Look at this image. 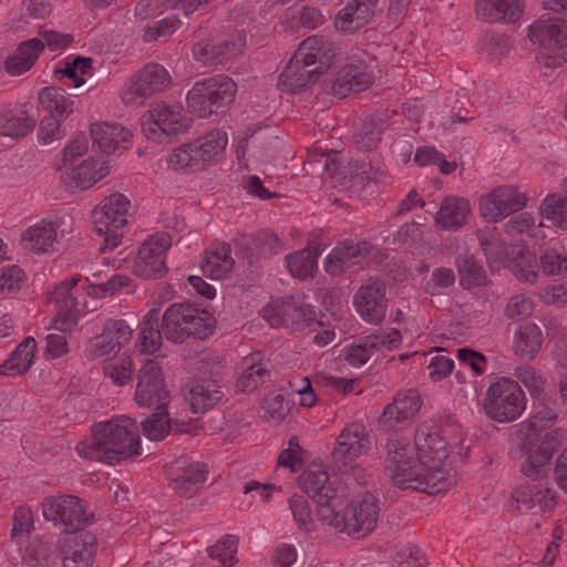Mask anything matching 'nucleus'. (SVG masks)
<instances>
[{"instance_id":"nucleus-64","label":"nucleus","mask_w":567,"mask_h":567,"mask_svg":"<svg viewBox=\"0 0 567 567\" xmlns=\"http://www.w3.org/2000/svg\"><path fill=\"white\" fill-rule=\"evenodd\" d=\"M104 373L114 384L124 385L132 379L133 360L130 357L121 358L117 362L107 365Z\"/></svg>"},{"instance_id":"nucleus-51","label":"nucleus","mask_w":567,"mask_h":567,"mask_svg":"<svg viewBox=\"0 0 567 567\" xmlns=\"http://www.w3.org/2000/svg\"><path fill=\"white\" fill-rule=\"evenodd\" d=\"M514 375L528 390L532 398L538 400L545 399L546 381L533 367H518L516 368Z\"/></svg>"},{"instance_id":"nucleus-46","label":"nucleus","mask_w":567,"mask_h":567,"mask_svg":"<svg viewBox=\"0 0 567 567\" xmlns=\"http://www.w3.org/2000/svg\"><path fill=\"white\" fill-rule=\"evenodd\" d=\"M158 311L151 309L144 317L140 329V347L145 354H153L162 344V329H158Z\"/></svg>"},{"instance_id":"nucleus-26","label":"nucleus","mask_w":567,"mask_h":567,"mask_svg":"<svg viewBox=\"0 0 567 567\" xmlns=\"http://www.w3.org/2000/svg\"><path fill=\"white\" fill-rule=\"evenodd\" d=\"M60 179L69 188L89 189L110 174L109 163L96 157H87L79 164L59 167Z\"/></svg>"},{"instance_id":"nucleus-27","label":"nucleus","mask_w":567,"mask_h":567,"mask_svg":"<svg viewBox=\"0 0 567 567\" xmlns=\"http://www.w3.org/2000/svg\"><path fill=\"white\" fill-rule=\"evenodd\" d=\"M370 437L364 425L350 423L339 434L332 452L333 458L347 466L370 450Z\"/></svg>"},{"instance_id":"nucleus-35","label":"nucleus","mask_w":567,"mask_h":567,"mask_svg":"<svg viewBox=\"0 0 567 567\" xmlns=\"http://www.w3.org/2000/svg\"><path fill=\"white\" fill-rule=\"evenodd\" d=\"M476 17L485 22H514L523 12L522 0H477Z\"/></svg>"},{"instance_id":"nucleus-62","label":"nucleus","mask_w":567,"mask_h":567,"mask_svg":"<svg viewBox=\"0 0 567 567\" xmlns=\"http://www.w3.org/2000/svg\"><path fill=\"white\" fill-rule=\"evenodd\" d=\"M31 40H35L39 45V54H41L44 48L51 51L64 49L71 43L72 37L54 30H42L37 38H32Z\"/></svg>"},{"instance_id":"nucleus-36","label":"nucleus","mask_w":567,"mask_h":567,"mask_svg":"<svg viewBox=\"0 0 567 567\" xmlns=\"http://www.w3.org/2000/svg\"><path fill=\"white\" fill-rule=\"evenodd\" d=\"M307 68L292 55L279 75L278 87L282 92L296 93L313 84L319 76L316 75V71L307 70Z\"/></svg>"},{"instance_id":"nucleus-8","label":"nucleus","mask_w":567,"mask_h":567,"mask_svg":"<svg viewBox=\"0 0 567 567\" xmlns=\"http://www.w3.org/2000/svg\"><path fill=\"white\" fill-rule=\"evenodd\" d=\"M483 406L493 421L512 422L525 411L526 396L517 381L501 377L488 385Z\"/></svg>"},{"instance_id":"nucleus-53","label":"nucleus","mask_w":567,"mask_h":567,"mask_svg":"<svg viewBox=\"0 0 567 567\" xmlns=\"http://www.w3.org/2000/svg\"><path fill=\"white\" fill-rule=\"evenodd\" d=\"M107 333H100L90 338L84 344V357L89 360H102L107 361L113 359L117 353L114 350V346L111 344Z\"/></svg>"},{"instance_id":"nucleus-28","label":"nucleus","mask_w":567,"mask_h":567,"mask_svg":"<svg viewBox=\"0 0 567 567\" xmlns=\"http://www.w3.org/2000/svg\"><path fill=\"white\" fill-rule=\"evenodd\" d=\"M313 311L289 297L272 301L264 308L262 317L271 327L298 329L312 318Z\"/></svg>"},{"instance_id":"nucleus-3","label":"nucleus","mask_w":567,"mask_h":567,"mask_svg":"<svg viewBox=\"0 0 567 567\" xmlns=\"http://www.w3.org/2000/svg\"><path fill=\"white\" fill-rule=\"evenodd\" d=\"M379 504L369 493L353 497L347 504L322 506L319 511V520L333 527L337 532L353 537L365 536L371 533L379 519Z\"/></svg>"},{"instance_id":"nucleus-41","label":"nucleus","mask_w":567,"mask_h":567,"mask_svg":"<svg viewBox=\"0 0 567 567\" xmlns=\"http://www.w3.org/2000/svg\"><path fill=\"white\" fill-rule=\"evenodd\" d=\"M35 340L32 337L25 338L0 365V374L12 377L25 373L34 361Z\"/></svg>"},{"instance_id":"nucleus-30","label":"nucleus","mask_w":567,"mask_h":567,"mask_svg":"<svg viewBox=\"0 0 567 567\" xmlns=\"http://www.w3.org/2000/svg\"><path fill=\"white\" fill-rule=\"evenodd\" d=\"M90 135L95 145L105 154L123 152L131 146L132 132L118 123L95 122L90 126Z\"/></svg>"},{"instance_id":"nucleus-48","label":"nucleus","mask_w":567,"mask_h":567,"mask_svg":"<svg viewBox=\"0 0 567 567\" xmlns=\"http://www.w3.org/2000/svg\"><path fill=\"white\" fill-rule=\"evenodd\" d=\"M540 213L555 227L567 229V197L559 194L547 195L542 200Z\"/></svg>"},{"instance_id":"nucleus-4","label":"nucleus","mask_w":567,"mask_h":567,"mask_svg":"<svg viewBox=\"0 0 567 567\" xmlns=\"http://www.w3.org/2000/svg\"><path fill=\"white\" fill-rule=\"evenodd\" d=\"M227 144V133L214 128L175 147L167 157V167L176 172H203L223 159Z\"/></svg>"},{"instance_id":"nucleus-40","label":"nucleus","mask_w":567,"mask_h":567,"mask_svg":"<svg viewBox=\"0 0 567 567\" xmlns=\"http://www.w3.org/2000/svg\"><path fill=\"white\" fill-rule=\"evenodd\" d=\"M543 344V333L539 327L533 322L520 324L515 333L513 350L516 355L534 359Z\"/></svg>"},{"instance_id":"nucleus-31","label":"nucleus","mask_w":567,"mask_h":567,"mask_svg":"<svg viewBox=\"0 0 567 567\" xmlns=\"http://www.w3.org/2000/svg\"><path fill=\"white\" fill-rule=\"evenodd\" d=\"M371 250L370 243L361 240L353 243L350 240L338 244L326 257L324 270L337 276L346 271L353 265L359 264Z\"/></svg>"},{"instance_id":"nucleus-15","label":"nucleus","mask_w":567,"mask_h":567,"mask_svg":"<svg viewBox=\"0 0 567 567\" xmlns=\"http://www.w3.org/2000/svg\"><path fill=\"white\" fill-rule=\"evenodd\" d=\"M208 465L204 462L182 456L171 462L166 467L169 487L181 497L190 498L207 481Z\"/></svg>"},{"instance_id":"nucleus-59","label":"nucleus","mask_w":567,"mask_h":567,"mask_svg":"<svg viewBox=\"0 0 567 567\" xmlns=\"http://www.w3.org/2000/svg\"><path fill=\"white\" fill-rule=\"evenodd\" d=\"M364 338L368 342V347L372 349L373 353L382 350L396 349L402 342L401 332L394 328H390L378 334H371Z\"/></svg>"},{"instance_id":"nucleus-54","label":"nucleus","mask_w":567,"mask_h":567,"mask_svg":"<svg viewBox=\"0 0 567 567\" xmlns=\"http://www.w3.org/2000/svg\"><path fill=\"white\" fill-rule=\"evenodd\" d=\"M111 344L114 346L116 353L121 351L132 339L133 329L123 319H109L105 321L102 333H107Z\"/></svg>"},{"instance_id":"nucleus-24","label":"nucleus","mask_w":567,"mask_h":567,"mask_svg":"<svg viewBox=\"0 0 567 567\" xmlns=\"http://www.w3.org/2000/svg\"><path fill=\"white\" fill-rule=\"evenodd\" d=\"M95 547V536L83 530L73 535H64L56 543L63 567H92Z\"/></svg>"},{"instance_id":"nucleus-37","label":"nucleus","mask_w":567,"mask_h":567,"mask_svg":"<svg viewBox=\"0 0 567 567\" xmlns=\"http://www.w3.org/2000/svg\"><path fill=\"white\" fill-rule=\"evenodd\" d=\"M234 265L235 260L229 244L217 243L206 250L202 270L212 279H221L234 268Z\"/></svg>"},{"instance_id":"nucleus-19","label":"nucleus","mask_w":567,"mask_h":567,"mask_svg":"<svg viewBox=\"0 0 567 567\" xmlns=\"http://www.w3.org/2000/svg\"><path fill=\"white\" fill-rule=\"evenodd\" d=\"M169 394L165 388L162 368L155 360H147L138 371L134 400L140 406L164 409Z\"/></svg>"},{"instance_id":"nucleus-32","label":"nucleus","mask_w":567,"mask_h":567,"mask_svg":"<svg viewBox=\"0 0 567 567\" xmlns=\"http://www.w3.org/2000/svg\"><path fill=\"white\" fill-rule=\"evenodd\" d=\"M471 212L468 199L447 195L443 198L434 220L444 230H457L467 223Z\"/></svg>"},{"instance_id":"nucleus-7","label":"nucleus","mask_w":567,"mask_h":567,"mask_svg":"<svg viewBox=\"0 0 567 567\" xmlns=\"http://www.w3.org/2000/svg\"><path fill=\"white\" fill-rule=\"evenodd\" d=\"M192 124V120L179 105L165 102L153 103L141 116L143 135L153 142L166 143L184 134Z\"/></svg>"},{"instance_id":"nucleus-61","label":"nucleus","mask_w":567,"mask_h":567,"mask_svg":"<svg viewBox=\"0 0 567 567\" xmlns=\"http://www.w3.org/2000/svg\"><path fill=\"white\" fill-rule=\"evenodd\" d=\"M89 152V140L84 133L76 134L69 143L63 147L61 152V166L66 167L72 165L79 157H82Z\"/></svg>"},{"instance_id":"nucleus-6","label":"nucleus","mask_w":567,"mask_h":567,"mask_svg":"<svg viewBox=\"0 0 567 567\" xmlns=\"http://www.w3.org/2000/svg\"><path fill=\"white\" fill-rule=\"evenodd\" d=\"M212 330L209 313L187 302L171 305L162 317V332L175 343H183L189 337L206 338Z\"/></svg>"},{"instance_id":"nucleus-47","label":"nucleus","mask_w":567,"mask_h":567,"mask_svg":"<svg viewBox=\"0 0 567 567\" xmlns=\"http://www.w3.org/2000/svg\"><path fill=\"white\" fill-rule=\"evenodd\" d=\"M53 542L50 537L32 538L25 547L22 560L28 567H48L52 556Z\"/></svg>"},{"instance_id":"nucleus-16","label":"nucleus","mask_w":567,"mask_h":567,"mask_svg":"<svg viewBox=\"0 0 567 567\" xmlns=\"http://www.w3.org/2000/svg\"><path fill=\"white\" fill-rule=\"evenodd\" d=\"M527 197L514 185H501L478 200L481 216L491 223L507 217L525 207Z\"/></svg>"},{"instance_id":"nucleus-2","label":"nucleus","mask_w":567,"mask_h":567,"mask_svg":"<svg viewBox=\"0 0 567 567\" xmlns=\"http://www.w3.org/2000/svg\"><path fill=\"white\" fill-rule=\"evenodd\" d=\"M75 452L82 458L109 465L141 455V437L136 421L120 415L93 424L91 440L78 443Z\"/></svg>"},{"instance_id":"nucleus-56","label":"nucleus","mask_w":567,"mask_h":567,"mask_svg":"<svg viewBox=\"0 0 567 567\" xmlns=\"http://www.w3.org/2000/svg\"><path fill=\"white\" fill-rule=\"evenodd\" d=\"M130 277L121 274L113 275L106 282H90L86 287V293L93 298H106L114 296L123 288L131 285Z\"/></svg>"},{"instance_id":"nucleus-55","label":"nucleus","mask_w":567,"mask_h":567,"mask_svg":"<svg viewBox=\"0 0 567 567\" xmlns=\"http://www.w3.org/2000/svg\"><path fill=\"white\" fill-rule=\"evenodd\" d=\"M171 424L165 409H156V412L144 422L142 431L151 441H161L169 433Z\"/></svg>"},{"instance_id":"nucleus-13","label":"nucleus","mask_w":567,"mask_h":567,"mask_svg":"<svg viewBox=\"0 0 567 567\" xmlns=\"http://www.w3.org/2000/svg\"><path fill=\"white\" fill-rule=\"evenodd\" d=\"M172 237L164 231L148 236L138 247L132 264V272L142 279H158L166 275V252Z\"/></svg>"},{"instance_id":"nucleus-38","label":"nucleus","mask_w":567,"mask_h":567,"mask_svg":"<svg viewBox=\"0 0 567 567\" xmlns=\"http://www.w3.org/2000/svg\"><path fill=\"white\" fill-rule=\"evenodd\" d=\"M35 126V120L25 111L10 104L0 106V135L12 138L23 137Z\"/></svg>"},{"instance_id":"nucleus-1","label":"nucleus","mask_w":567,"mask_h":567,"mask_svg":"<svg viewBox=\"0 0 567 567\" xmlns=\"http://www.w3.org/2000/svg\"><path fill=\"white\" fill-rule=\"evenodd\" d=\"M463 432L456 424L439 427L423 422L416 429L414 441L393 439L386 443L385 472L393 485L430 495L449 491L455 483V473L449 463V450L463 442Z\"/></svg>"},{"instance_id":"nucleus-5","label":"nucleus","mask_w":567,"mask_h":567,"mask_svg":"<svg viewBox=\"0 0 567 567\" xmlns=\"http://www.w3.org/2000/svg\"><path fill=\"white\" fill-rule=\"evenodd\" d=\"M237 84L226 75H215L195 82L186 94L188 111L200 118L223 113L230 105Z\"/></svg>"},{"instance_id":"nucleus-17","label":"nucleus","mask_w":567,"mask_h":567,"mask_svg":"<svg viewBox=\"0 0 567 567\" xmlns=\"http://www.w3.org/2000/svg\"><path fill=\"white\" fill-rule=\"evenodd\" d=\"M367 53L357 50L347 56V61L337 73L331 84V93L337 97H346L352 91L367 90L373 83L372 73L367 66Z\"/></svg>"},{"instance_id":"nucleus-49","label":"nucleus","mask_w":567,"mask_h":567,"mask_svg":"<svg viewBox=\"0 0 567 567\" xmlns=\"http://www.w3.org/2000/svg\"><path fill=\"white\" fill-rule=\"evenodd\" d=\"M237 548L238 538L234 535H225L207 548V554L209 558L217 560L221 567H231L237 563Z\"/></svg>"},{"instance_id":"nucleus-52","label":"nucleus","mask_w":567,"mask_h":567,"mask_svg":"<svg viewBox=\"0 0 567 567\" xmlns=\"http://www.w3.org/2000/svg\"><path fill=\"white\" fill-rule=\"evenodd\" d=\"M477 238L489 264H502L505 260L507 246L495 238L491 230H478Z\"/></svg>"},{"instance_id":"nucleus-14","label":"nucleus","mask_w":567,"mask_h":567,"mask_svg":"<svg viewBox=\"0 0 567 567\" xmlns=\"http://www.w3.org/2000/svg\"><path fill=\"white\" fill-rule=\"evenodd\" d=\"M301 489L317 503L316 514L322 506L333 507L343 504V495L337 486V478H332L328 470L318 463H311L299 476Z\"/></svg>"},{"instance_id":"nucleus-39","label":"nucleus","mask_w":567,"mask_h":567,"mask_svg":"<svg viewBox=\"0 0 567 567\" xmlns=\"http://www.w3.org/2000/svg\"><path fill=\"white\" fill-rule=\"evenodd\" d=\"M39 45L35 40H25L3 61V70L10 76H19L30 71L39 59Z\"/></svg>"},{"instance_id":"nucleus-23","label":"nucleus","mask_w":567,"mask_h":567,"mask_svg":"<svg viewBox=\"0 0 567 567\" xmlns=\"http://www.w3.org/2000/svg\"><path fill=\"white\" fill-rule=\"evenodd\" d=\"M422 406V399L416 390L410 389L396 393L393 401L385 405L379 424L384 431H394L413 422Z\"/></svg>"},{"instance_id":"nucleus-29","label":"nucleus","mask_w":567,"mask_h":567,"mask_svg":"<svg viewBox=\"0 0 567 567\" xmlns=\"http://www.w3.org/2000/svg\"><path fill=\"white\" fill-rule=\"evenodd\" d=\"M337 49L334 44L322 35H311L305 39L298 47L293 56L303 65L315 66L316 75L323 74L332 64Z\"/></svg>"},{"instance_id":"nucleus-22","label":"nucleus","mask_w":567,"mask_h":567,"mask_svg":"<svg viewBox=\"0 0 567 567\" xmlns=\"http://www.w3.org/2000/svg\"><path fill=\"white\" fill-rule=\"evenodd\" d=\"M556 504L555 491L546 482H536L522 484L513 491L509 509L515 515H523L536 507L540 512H549Z\"/></svg>"},{"instance_id":"nucleus-9","label":"nucleus","mask_w":567,"mask_h":567,"mask_svg":"<svg viewBox=\"0 0 567 567\" xmlns=\"http://www.w3.org/2000/svg\"><path fill=\"white\" fill-rule=\"evenodd\" d=\"M130 206L131 202L125 195L114 193L94 208L92 218L95 231L104 237L102 250H113L122 243Z\"/></svg>"},{"instance_id":"nucleus-45","label":"nucleus","mask_w":567,"mask_h":567,"mask_svg":"<svg viewBox=\"0 0 567 567\" xmlns=\"http://www.w3.org/2000/svg\"><path fill=\"white\" fill-rule=\"evenodd\" d=\"M456 268L460 277V285L465 289H473L485 286L487 282L486 271L483 266L467 254L458 256Z\"/></svg>"},{"instance_id":"nucleus-43","label":"nucleus","mask_w":567,"mask_h":567,"mask_svg":"<svg viewBox=\"0 0 567 567\" xmlns=\"http://www.w3.org/2000/svg\"><path fill=\"white\" fill-rule=\"evenodd\" d=\"M221 398L219 385L210 379L197 381L189 390L187 401L194 413L206 412Z\"/></svg>"},{"instance_id":"nucleus-10","label":"nucleus","mask_w":567,"mask_h":567,"mask_svg":"<svg viewBox=\"0 0 567 567\" xmlns=\"http://www.w3.org/2000/svg\"><path fill=\"white\" fill-rule=\"evenodd\" d=\"M529 38L537 42V61L557 68L567 61V22L561 19L539 20L529 28Z\"/></svg>"},{"instance_id":"nucleus-63","label":"nucleus","mask_w":567,"mask_h":567,"mask_svg":"<svg viewBox=\"0 0 567 567\" xmlns=\"http://www.w3.org/2000/svg\"><path fill=\"white\" fill-rule=\"evenodd\" d=\"M454 282L455 274L453 269L439 267L432 271L431 277L426 282V289L431 295H437L452 287Z\"/></svg>"},{"instance_id":"nucleus-44","label":"nucleus","mask_w":567,"mask_h":567,"mask_svg":"<svg viewBox=\"0 0 567 567\" xmlns=\"http://www.w3.org/2000/svg\"><path fill=\"white\" fill-rule=\"evenodd\" d=\"M39 102L49 112V116L60 120L68 118L74 111V101L63 90L52 86L43 87L39 92Z\"/></svg>"},{"instance_id":"nucleus-50","label":"nucleus","mask_w":567,"mask_h":567,"mask_svg":"<svg viewBox=\"0 0 567 567\" xmlns=\"http://www.w3.org/2000/svg\"><path fill=\"white\" fill-rule=\"evenodd\" d=\"M414 162L422 167L427 165H437L440 172L444 175H450L456 169V163L446 161L444 154L433 146L416 148Z\"/></svg>"},{"instance_id":"nucleus-12","label":"nucleus","mask_w":567,"mask_h":567,"mask_svg":"<svg viewBox=\"0 0 567 567\" xmlns=\"http://www.w3.org/2000/svg\"><path fill=\"white\" fill-rule=\"evenodd\" d=\"M172 84L169 72L158 63H147L134 73L121 92V100L128 106H141L156 93L163 92Z\"/></svg>"},{"instance_id":"nucleus-34","label":"nucleus","mask_w":567,"mask_h":567,"mask_svg":"<svg viewBox=\"0 0 567 567\" xmlns=\"http://www.w3.org/2000/svg\"><path fill=\"white\" fill-rule=\"evenodd\" d=\"M377 0H353L341 9L336 19L334 27L344 32H354L364 27L374 13Z\"/></svg>"},{"instance_id":"nucleus-60","label":"nucleus","mask_w":567,"mask_h":567,"mask_svg":"<svg viewBox=\"0 0 567 567\" xmlns=\"http://www.w3.org/2000/svg\"><path fill=\"white\" fill-rule=\"evenodd\" d=\"M62 121L55 116H44L39 124L38 141L43 145H48L54 141L61 140L64 135Z\"/></svg>"},{"instance_id":"nucleus-42","label":"nucleus","mask_w":567,"mask_h":567,"mask_svg":"<svg viewBox=\"0 0 567 567\" xmlns=\"http://www.w3.org/2000/svg\"><path fill=\"white\" fill-rule=\"evenodd\" d=\"M323 248H303L286 256V264L292 277L306 280L313 278L318 268V257Z\"/></svg>"},{"instance_id":"nucleus-20","label":"nucleus","mask_w":567,"mask_h":567,"mask_svg":"<svg viewBox=\"0 0 567 567\" xmlns=\"http://www.w3.org/2000/svg\"><path fill=\"white\" fill-rule=\"evenodd\" d=\"M78 282L79 278L75 277L65 279L50 292L49 301L53 302L56 309L52 324L54 329L71 331L76 324L79 317L83 313L75 290Z\"/></svg>"},{"instance_id":"nucleus-58","label":"nucleus","mask_w":567,"mask_h":567,"mask_svg":"<svg viewBox=\"0 0 567 567\" xmlns=\"http://www.w3.org/2000/svg\"><path fill=\"white\" fill-rule=\"evenodd\" d=\"M262 417L281 421L290 412V404L281 394H270L261 401Z\"/></svg>"},{"instance_id":"nucleus-21","label":"nucleus","mask_w":567,"mask_h":567,"mask_svg":"<svg viewBox=\"0 0 567 567\" xmlns=\"http://www.w3.org/2000/svg\"><path fill=\"white\" fill-rule=\"evenodd\" d=\"M386 285L383 280L370 278L353 296V307L368 323L379 324L386 315Z\"/></svg>"},{"instance_id":"nucleus-57","label":"nucleus","mask_w":567,"mask_h":567,"mask_svg":"<svg viewBox=\"0 0 567 567\" xmlns=\"http://www.w3.org/2000/svg\"><path fill=\"white\" fill-rule=\"evenodd\" d=\"M289 508L299 529L305 532L313 529L315 520L312 517V511L309 502L303 496L292 495L289 498Z\"/></svg>"},{"instance_id":"nucleus-25","label":"nucleus","mask_w":567,"mask_h":567,"mask_svg":"<svg viewBox=\"0 0 567 567\" xmlns=\"http://www.w3.org/2000/svg\"><path fill=\"white\" fill-rule=\"evenodd\" d=\"M565 431L555 429L545 434L538 447L530 452L522 464V472L533 481L544 482L550 468L554 453L565 439Z\"/></svg>"},{"instance_id":"nucleus-18","label":"nucleus","mask_w":567,"mask_h":567,"mask_svg":"<svg viewBox=\"0 0 567 567\" xmlns=\"http://www.w3.org/2000/svg\"><path fill=\"white\" fill-rule=\"evenodd\" d=\"M69 231L62 217L50 216L29 226L22 233L21 240L34 254L52 252Z\"/></svg>"},{"instance_id":"nucleus-33","label":"nucleus","mask_w":567,"mask_h":567,"mask_svg":"<svg viewBox=\"0 0 567 567\" xmlns=\"http://www.w3.org/2000/svg\"><path fill=\"white\" fill-rule=\"evenodd\" d=\"M269 377L268 363L260 352H254L243 358L236 389L240 392H252Z\"/></svg>"},{"instance_id":"nucleus-11","label":"nucleus","mask_w":567,"mask_h":567,"mask_svg":"<svg viewBox=\"0 0 567 567\" xmlns=\"http://www.w3.org/2000/svg\"><path fill=\"white\" fill-rule=\"evenodd\" d=\"M41 508L45 520L65 535L78 534L90 519L83 499L74 495L48 496L42 501Z\"/></svg>"}]
</instances>
